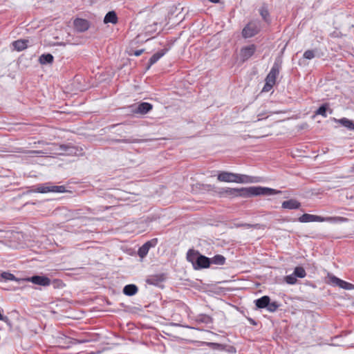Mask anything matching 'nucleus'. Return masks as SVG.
<instances>
[{"label": "nucleus", "instance_id": "obj_1", "mask_svg": "<svg viewBox=\"0 0 354 354\" xmlns=\"http://www.w3.org/2000/svg\"><path fill=\"white\" fill-rule=\"evenodd\" d=\"M281 191L277 190L270 187H248L241 188H230L225 187L221 188L218 192V194L221 197H227L230 198H250L257 196H270L281 194Z\"/></svg>", "mask_w": 354, "mask_h": 354}, {"label": "nucleus", "instance_id": "obj_2", "mask_svg": "<svg viewBox=\"0 0 354 354\" xmlns=\"http://www.w3.org/2000/svg\"><path fill=\"white\" fill-rule=\"evenodd\" d=\"M187 260L192 264L194 270L209 268L210 258L201 254L198 250L190 249L187 253Z\"/></svg>", "mask_w": 354, "mask_h": 354}, {"label": "nucleus", "instance_id": "obj_3", "mask_svg": "<svg viewBox=\"0 0 354 354\" xmlns=\"http://www.w3.org/2000/svg\"><path fill=\"white\" fill-rule=\"evenodd\" d=\"M218 180L226 183H252L257 182L254 178L245 174L221 171L217 176Z\"/></svg>", "mask_w": 354, "mask_h": 354}, {"label": "nucleus", "instance_id": "obj_4", "mask_svg": "<svg viewBox=\"0 0 354 354\" xmlns=\"http://www.w3.org/2000/svg\"><path fill=\"white\" fill-rule=\"evenodd\" d=\"M346 218L343 217H322L317 215L310 214H304L297 219H294V221H298L300 223H309V222H324V221H345Z\"/></svg>", "mask_w": 354, "mask_h": 354}, {"label": "nucleus", "instance_id": "obj_5", "mask_svg": "<svg viewBox=\"0 0 354 354\" xmlns=\"http://www.w3.org/2000/svg\"><path fill=\"white\" fill-rule=\"evenodd\" d=\"M261 30L260 24L257 21H250L242 30V37L245 39L257 35Z\"/></svg>", "mask_w": 354, "mask_h": 354}, {"label": "nucleus", "instance_id": "obj_6", "mask_svg": "<svg viewBox=\"0 0 354 354\" xmlns=\"http://www.w3.org/2000/svg\"><path fill=\"white\" fill-rule=\"evenodd\" d=\"M282 66V58L277 57L271 68L270 71L267 75L266 79L268 80L270 82L276 83L277 77L279 75Z\"/></svg>", "mask_w": 354, "mask_h": 354}, {"label": "nucleus", "instance_id": "obj_7", "mask_svg": "<svg viewBox=\"0 0 354 354\" xmlns=\"http://www.w3.org/2000/svg\"><path fill=\"white\" fill-rule=\"evenodd\" d=\"M19 281H24V283L26 281L32 282L34 284L41 286H48L51 284V280L46 276H40V275H34L27 278H23Z\"/></svg>", "mask_w": 354, "mask_h": 354}, {"label": "nucleus", "instance_id": "obj_8", "mask_svg": "<svg viewBox=\"0 0 354 354\" xmlns=\"http://www.w3.org/2000/svg\"><path fill=\"white\" fill-rule=\"evenodd\" d=\"M257 50V46L252 44L246 46H243L240 50V57L242 62L248 60L252 56L254 55Z\"/></svg>", "mask_w": 354, "mask_h": 354}, {"label": "nucleus", "instance_id": "obj_9", "mask_svg": "<svg viewBox=\"0 0 354 354\" xmlns=\"http://www.w3.org/2000/svg\"><path fill=\"white\" fill-rule=\"evenodd\" d=\"M207 345L213 350L225 351L228 353H235L236 350L234 346L228 344H223L215 342H207Z\"/></svg>", "mask_w": 354, "mask_h": 354}, {"label": "nucleus", "instance_id": "obj_10", "mask_svg": "<svg viewBox=\"0 0 354 354\" xmlns=\"http://www.w3.org/2000/svg\"><path fill=\"white\" fill-rule=\"evenodd\" d=\"M157 243L158 239L156 238L152 239L147 241L138 249V256L141 258H144L149 252V249L151 248H154L157 245Z\"/></svg>", "mask_w": 354, "mask_h": 354}, {"label": "nucleus", "instance_id": "obj_11", "mask_svg": "<svg viewBox=\"0 0 354 354\" xmlns=\"http://www.w3.org/2000/svg\"><path fill=\"white\" fill-rule=\"evenodd\" d=\"M153 109V105L149 102H140L132 109L134 114L145 115Z\"/></svg>", "mask_w": 354, "mask_h": 354}, {"label": "nucleus", "instance_id": "obj_12", "mask_svg": "<svg viewBox=\"0 0 354 354\" xmlns=\"http://www.w3.org/2000/svg\"><path fill=\"white\" fill-rule=\"evenodd\" d=\"M330 281L332 284L338 286L341 288H343L344 290H353L354 289V285L348 283L347 281H345L344 280H342L339 278H337L335 276H330Z\"/></svg>", "mask_w": 354, "mask_h": 354}, {"label": "nucleus", "instance_id": "obj_13", "mask_svg": "<svg viewBox=\"0 0 354 354\" xmlns=\"http://www.w3.org/2000/svg\"><path fill=\"white\" fill-rule=\"evenodd\" d=\"M73 26L76 31L83 32L90 27V22L84 19L77 18L73 21Z\"/></svg>", "mask_w": 354, "mask_h": 354}, {"label": "nucleus", "instance_id": "obj_14", "mask_svg": "<svg viewBox=\"0 0 354 354\" xmlns=\"http://www.w3.org/2000/svg\"><path fill=\"white\" fill-rule=\"evenodd\" d=\"M167 277L165 273L151 274L146 279L147 283L153 286H158L160 283L165 281Z\"/></svg>", "mask_w": 354, "mask_h": 354}, {"label": "nucleus", "instance_id": "obj_15", "mask_svg": "<svg viewBox=\"0 0 354 354\" xmlns=\"http://www.w3.org/2000/svg\"><path fill=\"white\" fill-rule=\"evenodd\" d=\"M301 203L294 198L284 201L281 204L282 208L288 209H298L301 207Z\"/></svg>", "mask_w": 354, "mask_h": 354}, {"label": "nucleus", "instance_id": "obj_16", "mask_svg": "<svg viewBox=\"0 0 354 354\" xmlns=\"http://www.w3.org/2000/svg\"><path fill=\"white\" fill-rule=\"evenodd\" d=\"M333 120L348 130H354V122L353 120H351L346 118H342L340 119H336L334 118H333Z\"/></svg>", "mask_w": 354, "mask_h": 354}, {"label": "nucleus", "instance_id": "obj_17", "mask_svg": "<svg viewBox=\"0 0 354 354\" xmlns=\"http://www.w3.org/2000/svg\"><path fill=\"white\" fill-rule=\"evenodd\" d=\"M169 50L168 48H164L157 53H154L149 60V66H152L157 62Z\"/></svg>", "mask_w": 354, "mask_h": 354}, {"label": "nucleus", "instance_id": "obj_18", "mask_svg": "<svg viewBox=\"0 0 354 354\" xmlns=\"http://www.w3.org/2000/svg\"><path fill=\"white\" fill-rule=\"evenodd\" d=\"M259 14L265 22L267 24H270V15L266 3H263V5L261 6L259 9Z\"/></svg>", "mask_w": 354, "mask_h": 354}, {"label": "nucleus", "instance_id": "obj_19", "mask_svg": "<svg viewBox=\"0 0 354 354\" xmlns=\"http://www.w3.org/2000/svg\"><path fill=\"white\" fill-rule=\"evenodd\" d=\"M29 41L28 39H18L12 43L15 50L22 51L27 48Z\"/></svg>", "mask_w": 354, "mask_h": 354}, {"label": "nucleus", "instance_id": "obj_20", "mask_svg": "<svg viewBox=\"0 0 354 354\" xmlns=\"http://www.w3.org/2000/svg\"><path fill=\"white\" fill-rule=\"evenodd\" d=\"M118 21V18L116 12L114 10L108 12L104 18V23L106 24L109 23L112 24H116Z\"/></svg>", "mask_w": 354, "mask_h": 354}, {"label": "nucleus", "instance_id": "obj_21", "mask_svg": "<svg viewBox=\"0 0 354 354\" xmlns=\"http://www.w3.org/2000/svg\"><path fill=\"white\" fill-rule=\"evenodd\" d=\"M270 301V298L269 296L265 295L261 297L259 299H257L254 301L255 305L258 308H266L267 306L269 304V301Z\"/></svg>", "mask_w": 354, "mask_h": 354}, {"label": "nucleus", "instance_id": "obj_22", "mask_svg": "<svg viewBox=\"0 0 354 354\" xmlns=\"http://www.w3.org/2000/svg\"><path fill=\"white\" fill-rule=\"evenodd\" d=\"M327 111H329L330 113L333 112V110L330 109L328 103H324L322 104L315 111V115H320L324 118L327 116Z\"/></svg>", "mask_w": 354, "mask_h": 354}, {"label": "nucleus", "instance_id": "obj_23", "mask_svg": "<svg viewBox=\"0 0 354 354\" xmlns=\"http://www.w3.org/2000/svg\"><path fill=\"white\" fill-rule=\"evenodd\" d=\"M138 291L137 286L135 284L126 285L123 288V293L127 296L135 295Z\"/></svg>", "mask_w": 354, "mask_h": 354}, {"label": "nucleus", "instance_id": "obj_24", "mask_svg": "<svg viewBox=\"0 0 354 354\" xmlns=\"http://www.w3.org/2000/svg\"><path fill=\"white\" fill-rule=\"evenodd\" d=\"M50 183H46L44 184H40L35 186V188L33 189H30L27 191V193L30 192H39V193H48L49 192L48 185H50Z\"/></svg>", "mask_w": 354, "mask_h": 354}, {"label": "nucleus", "instance_id": "obj_25", "mask_svg": "<svg viewBox=\"0 0 354 354\" xmlns=\"http://www.w3.org/2000/svg\"><path fill=\"white\" fill-rule=\"evenodd\" d=\"M53 61L54 57L50 53L42 54L39 58V62L41 64H50Z\"/></svg>", "mask_w": 354, "mask_h": 354}, {"label": "nucleus", "instance_id": "obj_26", "mask_svg": "<svg viewBox=\"0 0 354 354\" xmlns=\"http://www.w3.org/2000/svg\"><path fill=\"white\" fill-rule=\"evenodd\" d=\"M1 278L4 279L5 281H8V280L15 281L18 283L19 285L24 284V281H19L21 279H17V277H15V276L13 274L8 272H2L1 274Z\"/></svg>", "mask_w": 354, "mask_h": 354}, {"label": "nucleus", "instance_id": "obj_27", "mask_svg": "<svg viewBox=\"0 0 354 354\" xmlns=\"http://www.w3.org/2000/svg\"><path fill=\"white\" fill-rule=\"evenodd\" d=\"M59 149L61 151L60 154L70 155L76 152L75 148L69 145H62Z\"/></svg>", "mask_w": 354, "mask_h": 354}, {"label": "nucleus", "instance_id": "obj_28", "mask_svg": "<svg viewBox=\"0 0 354 354\" xmlns=\"http://www.w3.org/2000/svg\"><path fill=\"white\" fill-rule=\"evenodd\" d=\"M226 259L221 254H216L214 257L210 258L211 264L223 266L225 263Z\"/></svg>", "mask_w": 354, "mask_h": 354}, {"label": "nucleus", "instance_id": "obj_29", "mask_svg": "<svg viewBox=\"0 0 354 354\" xmlns=\"http://www.w3.org/2000/svg\"><path fill=\"white\" fill-rule=\"evenodd\" d=\"M197 322L203 323L205 324H209L213 323V318L208 315L200 314L198 315Z\"/></svg>", "mask_w": 354, "mask_h": 354}, {"label": "nucleus", "instance_id": "obj_30", "mask_svg": "<svg viewBox=\"0 0 354 354\" xmlns=\"http://www.w3.org/2000/svg\"><path fill=\"white\" fill-rule=\"evenodd\" d=\"M111 142L113 143H138L140 142V140L135 138H125V139H111Z\"/></svg>", "mask_w": 354, "mask_h": 354}, {"label": "nucleus", "instance_id": "obj_31", "mask_svg": "<svg viewBox=\"0 0 354 354\" xmlns=\"http://www.w3.org/2000/svg\"><path fill=\"white\" fill-rule=\"evenodd\" d=\"M49 192H57V193H64L65 192L66 187L64 185H48Z\"/></svg>", "mask_w": 354, "mask_h": 354}, {"label": "nucleus", "instance_id": "obj_32", "mask_svg": "<svg viewBox=\"0 0 354 354\" xmlns=\"http://www.w3.org/2000/svg\"><path fill=\"white\" fill-rule=\"evenodd\" d=\"M293 274L296 277L304 278L306 276V270L303 267L297 266L295 268Z\"/></svg>", "mask_w": 354, "mask_h": 354}, {"label": "nucleus", "instance_id": "obj_33", "mask_svg": "<svg viewBox=\"0 0 354 354\" xmlns=\"http://www.w3.org/2000/svg\"><path fill=\"white\" fill-rule=\"evenodd\" d=\"M279 304L277 301H269L268 306H267L266 309L271 313H274L277 310L279 307Z\"/></svg>", "mask_w": 354, "mask_h": 354}, {"label": "nucleus", "instance_id": "obj_34", "mask_svg": "<svg viewBox=\"0 0 354 354\" xmlns=\"http://www.w3.org/2000/svg\"><path fill=\"white\" fill-rule=\"evenodd\" d=\"M236 227H245V228H250L253 227L255 229H260L261 227V225L259 223L257 224H249V223H238L235 225Z\"/></svg>", "mask_w": 354, "mask_h": 354}, {"label": "nucleus", "instance_id": "obj_35", "mask_svg": "<svg viewBox=\"0 0 354 354\" xmlns=\"http://www.w3.org/2000/svg\"><path fill=\"white\" fill-rule=\"evenodd\" d=\"M284 280L288 284L290 285L295 284L297 281V277L294 274L285 277Z\"/></svg>", "mask_w": 354, "mask_h": 354}, {"label": "nucleus", "instance_id": "obj_36", "mask_svg": "<svg viewBox=\"0 0 354 354\" xmlns=\"http://www.w3.org/2000/svg\"><path fill=\"white\" fill-rule=\"evenodd\" d=\"M274 84H275V83L270 82L268 80L266 79V83L262 89V91L263 92L270 91L272 88V87L274 86Z\"/></svg>", "mask_w": 354, "mask_h": 354}, {"label": "nucleus", "instance_id": "obj_37", "mask_svg": "<svg viewBox=\"0 0 354 354\" xmlns=\"http://www.w3.org/2000/svg\"><path fill=\"white\" fill-rule=\"evenodd\" d=\"M315 56L314 50H307L304 52L303 57L307 59H312Z\"/></svg>", "mask_w": 354, "mask_h": 354}, {"label": "nucleus", "instance_id": "obj_38", "mask_svg": "<svg viewBox=\"0 0 354 354\" xmlns=\"http://www.w3.org/2000/svg\"><path fill=\"white\" fill-rule=\"evenodd\" d=\"M51 283L53 284L54 288H62L65 286L63 281L60 279H54Z\"/></svg>", "mask_w": 354, "mask_h": 354}, {"label": "nucleus", "instance_id": "obj_39", "mask_svg": "<svg viewBox=\"0 0 354 354\" xmlns=\"http://www.w3.org/2000/svg\"><path fill=\"white\" fill-rule=\"evenodd\" d=\"M144 51H145V49H140V50H131L130 52L129 53V55H135V56L138 57V56L141 55Z\"/></svg>", "mask_w": 354, "mask_h": 354}, {"label": "nucleus", "instance_id": "obj_40", "mask_svg": "<svg viewBox=\"0 0 354 354\" xmlns=\"http://www.w3.org/2000/svg\"><path fill=\"white\" fill-rule=\"evenodd\" d=\"M248 320L250 322V324H252V325L255 326L257 325V322L252 318H248Z\"/></svg>", "mask_w": 354, "mask_h": 354}, {"label": "nucleus", "instance_id": "obj_41", "mask_svg": "<svg viewBox=\"0 0 354 354\" xmlns=\"http://www.w3.org/2000/svg\"><path fill=\"white\" fill-rule=\"evenodd\" d=\"M212 3H217L220 1V0H209Z\"/></svg>", "mask_w": 354, "mask_h": 354}, {"label": "nucleus", "instance_id": "obj_42", "mask_svg": "<svg viewBox=\"0 0 354 354\" xmlns=\"http://www.w3.org/2000/svg\"><path fill=\"white\" fill-rule=\"evenodd\" d=\"M32 153H38V151H32Z\"/></svg>", "mask_w": 354, "mask_h": 354}]
</instances>
